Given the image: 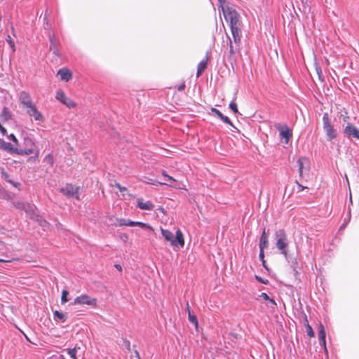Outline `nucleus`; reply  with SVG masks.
Wrapping results in <instances>:
<instances>
[{
    "label": "nucleus",
    "mask_w": 359,
    "mask_h": 359,
    "mask_svg": "<svg viewBox=\"0 0 359 359\" xmlns=\"http://www.w3.org/2000/svg\"><path fill=\"white\" fill-rule=\"evenodd\" d=\"M44 161L47 162L50 165H53V157L51 154H48L44 158Z\"/></svg>",
    "instance_id": "nucleus-34"
},
{
    "label": "nucleus",
    "mask_w": 359,
    "mask_h": 359,
    "mask_svg": "<svg viewBox=\"0 0 359 359\" xmlns=\"http://www.w3.org/2000/svg\"><path fill=\"white\" fill-rule=\"evenodd\" d=\"M126 221H127V219H119V221H118V222H119V223H118V224H119L120 223H126Z\"/></svg>",
    "instance_id": "nucleus-49"
},
{
    "label": "nucleus",
    "mask_w": 359,
    "mask_h": 359,
    "mask_svg": "<svg viewBox=\"0 0 359 359\" xmlns=\"http://www.w3.org/2000/svg\"><path fill=\"white\" fill-rule=\"evenodd\" d=\"M316 70H317V73H318V76H319V78H320V76H321V73H322V72H321V69H320V68H317V69H316Z\"/></svg>",
    "instance_id": "nucleus-47"
},
{
    "label": "nucleus",
    "mask_w": 359,
    "mask_h": 359,
    "mask_svg": "<svg viewBox=\"0 0 359 359\" xmlns=\"http://www.w3.org/2000/svg\"><path fill=\"white\" fill-rule=\"evenodd\" d=\"M184 88H185V84H184V83H182V84H181V85H180V86H178L177 90H178L179 91H182V90H184Z\"/></svg>",
    "instance_id": "nucleus-46"
},
{
    "label": "nucleus",
    "mask_w": 359,
    "mask_h": 359,
    "mask_svg": "<svg viewBox=\"0 0 359 359\" xmlns=\"http://www.w3.org/2000/svg\"><path fill=\"white\" fill-rule=\"evenodd\" d=\"M229 108L233 111L234 114H237L238 112L237 104L234 100L231 101L229 104Z\"/></svg>",
    "instance_id": "nucleus-33"
},
{
    "label": "nucleus",
    "mask_w": 359,
    "mask_h": 359,
    "mask_svg": "<svg viewBox=\"0 0 359 359\" xmlns=\"http://www.w3.org/2000/svg\"><path fill=\"white\" fill-rule=\"evenodd\" d=\"M135 226H137L142 229H150L152 230L151 226H150L149 224L141 222H135Z\"/></svg>",
    "instance_id": "nucleus-29"
},
{
    "label": "nucleus",
    "mask_w": 359,
    "mask_h": 359,
    "mask_svg": "<svg viewBox=\"0 0 359 359\" xmlns=\"http://www.w3.org/2000/svg\"><path fill=\"white\" fill-rule=\"evenodd\" d=\"M15 208L19 210H24L25 212H28L29 209L31 208L29 204H25L24 202L20 201H15L13 202Z\"/></svg>",
    "instance_id": "nucleus-22"
},
{
    "label": "nucleus",
    "mask_w": 359,
    "mask_h": 359,
    "mask_svg": "<svg viewBox=\"0 0 359 359\" xmlns=\"http://www.w3.org/2000/svg\"><path fill=\"white\" fill-rule=\"evenodd\" d=\"M187 311V313H189V311H191L190 310V307H189V303L187 302V308H186Z\"/></svg>",
    "instance_id": "nucleus-50"
},
{
    "label": "nucleus",
    "mask_w": 359,
    "mask_h": 359,
    "mask_svg": "<svg viewBox=\"0 0 359 359\" xmlns=\"http://www.w3.org/2000/svg\"><path fill=\"white\" fill-rule=\"evenodd\" d=\"M259 297H262L263 299L269 302V304L267 305L269 307L273 309H274L276 307L277 304L275 302V300L272 298H270L266 293L262 292Z\"/></svg>",
    "instance_id": "nucleus-20"
},
{
    "label": "nucleus",
    "mask_w": 359,
    "mask_h": 359,
    "mask_svg": "<svg viewBox=\"0 0 359 359\" xmlns=\"http://www.w3.org/2000/svg\"><path fill=\"white\" fill-rule=\"evenodd\" d=\"M116 187L119 189L120 191H123L126 189L125 187H121V184L118 183L116 184Z\"/></svg>",
    "instance_id": "nucleus-45"
},
{
    "label": "nucleus",
    "mask_w": 359,
    "mask_h": 359,
    "mask_svg": "<svg viewBox=\"0 0 359 359\" xmlns=\"http://www.w3.org/2000/svg\"><path fill=\"white\" fill-rule=\"evenodd\" d=\"M297 259H294V261L292 262V267L293 268V271L295 273H297Z\"/></svg>",
    "instance_id": "nucleus-42"
},
{
    "label": "nucleus",
    "mask_w": 359,
    "mask_h": 359,
    "mask_svg": "<svg viewBox=\"0 0 359 359\" xmlns=\"http://www.w3.org/2000/svg\"><path fill=\"white\" fill-rule=\"evenodd\" d=\"M305 321H306V333L310 337H313L315 336V333L311 327V326L309 325V321L307 320V317L305 316Z\"/></svg>",
    "instance_id": "nucleus-27"
},
{
    "label": "nucleus",
    "mask_w": 359,
    "mask_h": 359,
    "mask_svg": "<svg viewBox=\"0 0 359 359\" xmlns=\"http://www.w3.org/2000/svg\"><path fill=\"white\" fill-rule=\"evenodd\" d=\"M53 318L57 322L65 323L67 319V313L55 311L53 312Z\"/></svg>",
    "instance_id": "nucleus-17"
},
{
    "label": "nucleus",
    "mask_w": 359,
    "mask_h": 359,
    "mask_svg": "<svg viewBox=\"0 0 359 359\" xmlns=\"http://www.w3.org/2000/svg\"><path fill=\"white\" fill-rule=\"evenodd\" d=\"M274 126L278 130L280 139L285 144H288L292 137V130L285 123H277Z\"/></svg>",
    "instance_id": "nucleus-6"
},
{
    "label": "nucleus",
    "mask_w": 359,
    "mask_h": 359,
    "mask_svg": "<svg viewBox=\"0 0 359 359\" xmlns=\"http://www.w3.org/2000/svg\"><path fill=\"white\" fill-rule=\"evenodd\" d=\"M305 163H308V160L306 158H300L297 161V164H298V166H299V175L300 176L302 175L303 169H304V165Z\"/></svg>",
    "instance_id": "nucleus-26"
},
{
    "label": "nucleus",
    "mask_w": 359,
    "mask_h": 359,
    "mask_svg": "<svg viewBox=\"0 0 359 359\" xmlns=\"http://www.w3.org/2000/svg\"><path fill=\"white\" fill-rule=\"evenodd\" d=\"M259 260L262 262V266H263L266 269H268V268H267V266H266V261H265V259H264V251H260V250H259Z\"/></svg>",
    "instance_id": "nucleus-32"
},
{
    "label": "nucleus",
    "mask_w": 359,
    "mask_h": 359,
    "mask_svg": "<svg viewBox=\"0 0 359 359\" xmlns=\"http://www.w3.org/2000/svg\"><path fill=\"white\" fill-rule=\"evenodd\" d=\"M11 183H12L13 184V186L16 187V184H14L13 182H10Z\"/></svg>",
    "instance_id": "nucleus-54"
},
{
    "label": "nucleus",
    "mask_w": 359,
    "mask_h": 359,
    "mask_svg": "<svg viewBox=\"0 0 359 359\" xmlns=\"http://www.w3.org/2000/svg\"><path fill=\"white\" fill-rule=\"evenodd\" d=\"M162 175L166 179L167 181H169L170 182H175V180L173 179L171 176L168 175L164 170H163Z\"/></svg>",
    "instance_id": "nucleus-37"
},
{
    "label": "nucleus",
    "mask_w": 359,
    "mask_h": 359,
    "mask_svg": "<svg viewBox=\"0 0 359 359\" xmlns=\"http://www.w3.org/2000/svg\"><path fill=\"white\" fill-rule=\"evenodd\" d=\"M162 175L166 179L167 181H169L170 182H175V180L173 179L171 176L168 175L164 170H163Z\"/></svg>",
    "instance_id": "nucleus-38"
},
{
    "label": "nucleus",
    "mask_w": 359,
    "mask_h": 359,
    "mask_svg": "<svg viewBox=\"0 0 359 359\" xmlns=\"http://www.w3.org/2000/svg\"><path fill=\"white\" fill-rule=\"evenodd\" d=\"M211 111L212 114H214L215 115H216L219 118H220L222 117V116L223 115L220 111H219L218 109H217L216 108H212L211 109Z\"/></svg>",
    "instance_id": "nucleus-39"
},
{
    "label": "nucleus",
    "mask_w": 359,
    "mask_h": 359,
    "mask_svg": "<svg viewBox=\"0 0 359 359\" xmlns=\"http://www.w3.org/2000/svg\"><path fill=\"white\" fill-rule=\"evenodd\" d=\"M325 336H326V334H325L324 326L322 324H320V327H319V341H320V344L323 345V346L326 349V346H325Z\"/></svg>",
    "instance_id": "nucleus-25"
},
{
    "label": "nucleus",
    "mask_w": 359,
    "mask_h": 359,
    "mask_svg": "<svg viewBox=\"0 0 359 359\" xmlns=\"http://www.w3.org/2000/svg\"><path fill=\"white\" fill-rule=\"evenodd\" d=\"M188 318L192 324H194L196 327H198V319L191 311H189Z\"/></svg>",
    "instance_id": "nucleus-28"
},
{
    "label": "nucleus",
    "mask_w": 359,
    "mask_h": 359,
    "mask_svg": "<svg viewBox=\"0 0 359 359\" xmlns=\"http://www.w3.org/2000/svg\"><path fill=\"white\" fill-rule=\"evenodd\" d=\"M50 49L53 52L55 55H60L58 49V42L55 40L53 36H50Z\"/></svg>",
    "instance_id": "nucleus-18"
},
{
    "label": "nucleus",
    "mask_w": 359,
    "mask_h": 359,
    "mask_svg": "<svg viewBox=\"0 0 359 359\" xmlns=\"http://www.w3.org/2000/svg\"><path fill=\"white\" fill-rule=\"evenodd\" d=\"M12 118V114L9 109L4 107L1 111V113L0 114V118L2 121H7Z\"/></svg>",
    "instance_id": "nucleus-21"
},
{
    "label": "nucleus",
    "mask_w": 359,
    "mask_h": 359,
    "mask_svg": "<svg viewBox=\"0 0 359 359\" xmlns=\"http://www.w3.org/2000/svg\"><path fill=\"white\" fill-rule=\"evenodd\" d=\"M67 352L68 353V355L73 359H76V348H67Z\"/></svg>",
    "instance_id": "nucleus-30"
},
{
    "label": "nucleus",
    "mask_w": 359,
    "mask_h": 359,
    "mask_svg": "<svg viewBox=\"0 0 359 359\" xmlns=\"http://www.w3.org/2000/svg\"><path fill=\"white\" fill-rule=\"evenodd\" d=\"M73 304L75 305L86 304L92 307H96L97 299L95 298L90 297L87 294H81L74 299Z\"/></svg>",
    "instance_id": "nucleus-7"
},
{
    "label": "nucleus",
    "mask_w": 359,
    "mask_h": 359,
    "mask_svg": "<svg viewBox=\"0 0 359 359\" xmlns=\"http://www.w3.org/2000/svg\"><path fill=\"white\" fill-rule=\"evenodd\" d=\"M344 133L348 137L359 140V130L351 123H348L344 128Z\"/></svg>",
    "instance_id": "nucleus-12"
},
{
    "label": "nucleus",
    "mask_w": 359,
    "mask_h": 359,
    "mask_svg": "<svg viewBox=\"0 0 359 359\" xmlns=\"http://www.w3.org/2000/svg\"><path fill=\"white\" fill-rule=\"evenodd\" d=\"M19 100L24 107L28 109L34 104L32 101L31 95L26 91H21L19 95Z\"/></svg>",
    "instance_id": "nucleus-10"
},
{
    "label": "nucleus",
    "mask_w": 359,
    "mask_h": 359,
    "mask_svg": "<svg viewBox=\"0 0 359 359\" xmlns=\"http://www.w3.org/2000/svg\"><path fill=\"white\" fill-rule=\"evenodd\" d=\"M137 206L144 210H151L154 208V204L151 201H144L142 198H137Z\"/></svg>",
    "instance_id": "nucleus-14"
},
{
    "label": "nucleus",
    "mask_w": 359,
    "mask_h": 359,
    "mask_svg": "<svg viewBox=\"0 0 359 359\" xmlns=\"http://www.w3.org/2000/svg\"><path fill=\"white\" fill-rule=\"evenodd\" d=\"M162 175L166 179L167 181H169L170 182H175V180L173 179L171 176L168 175L164 170H163Z\"/></svg>",
    "instance_id": "nucleus-36"
},
{
    "label": "nucleus",
    "mask_w": 359,
    "mask_h": 359,
    "mask_svg": "<svg viewBox=\"0 0 359 359\" xmlns=\"http://www.w3.org/2000/svg\"><path fill=\"white\" fill-rule=\"evenodd\" d=\"M79 187H74L73 185L67 184L60 189V192L68 197H74L79 199Z\"/></svg>",
    "instance_id": "nucleus-8"
},
{
    "label": "nucleus",
    "mask_w": 359,
    "mask_h": 359,
    "mask_svg": "<svg viewBox=\"0 0 359 359\" xmlns=\"http://www.w3.org/2000/svg\"><path fill=\"white\" fill-rule=\"evenodd\" d=\"M231 31V34L233 36V41L234 42L235 45H233L232 39L228 36V44L229 46V55L231 57L237 51L239 50V46L241 41L242 37V32L241 26L240 27H230Z\"/></svg>",
    "instance_id": "nucleus-1"
},
{
    "label": "nucleus",
    "mask_w": 359,
    "mask_h": 359,
    "mask_svg": "<svg viewBox=\"0 0 359 359\" xmlns=\"http://www.w3.org/2000/svg\"><path fill=\"white\" fill-rule=\"evenodd\" d=\"M0 262H3V260L0 259Z\"/></svg>",
    "instance_id": "nucleus-55"
},
{
    "label": "nucleus",
    "mask_w": 359,
    "mask_h": 359,
    "mask_svg": "<svg viewBox=\"0 0 359 359\" xmlns=\"http://www.w3.org/2000/svg\"><path fill=\"white\" fill-rule=\"evenodd\" d=\"M259 250L264 251L269 247V233L266 232L265 228L263 229L259 243Z\"/></svg>",
    "instance_id": "nucleus-13"
},
{
    "label": "nucleus",
    "mask_w": 359,
    "mask_h": 359,
    "mask_svg": "<svg viewBox=\"0 0 359 359\" xmlns=\"http://www.w3.org/2000/svg\"><path fill=\"white\" fill-rule=\"evenodd\" d=\"M162 184H168L170 187H172L173 185L172 184H166V183H161Z\"/></svg>",
    "instance_id": "nucleus-52"
},
{
    "label": "nucleus",
    "mask_w": 359,
    "mask_h": 359,
    "mask_svg": "<svg viewBox=\"0 0 359 359\" xmlns=\"http://www.w3.org/2000/svg\"><path fill=\"white\" fill-rule=\"evenodd\" d=\"M69 294V292L66 290H64L62 292V297H61V303L65 304L68 302L67 295Z\"/></svg>",
    "instance_id": "nucleus-31"
},
{
    "label": "nucleus",
    "mask_w": 359,
    "mask_h": 359,
    "mask_svg": "<svg viewBox=\"0 0 359 359\" xmlns=\"http://www.w3.org/2000/svg\"><path fill=\"white\" fill-rule=\"evenodd\" d=\"M323 130L326 133L327 140H332L337 137V130L332 126L327 113H325L323 116Z\"/></svg>",
    "instance_id": "nucleus-5"
},
{
    "label": "nucleus",
    "mask_w": 359,
    "mask_h": 359,
    "mask_svg": "<svg viewBox=\"0 0 359 359\" xmlns=\"http://www.w3.org/2000/svg\"><path fill=\"white\" fill-rule=\"evenodd\" d=\"M222 11L224 18L230 22V27L241 26L240 15L234 8L227 6L226 8H222Z\"/></svg>",
    "instance_id": "nucleus-3"
},
{
    "label": "nucleus",
    "mask_w": 359,
    "mask_h": 359,
    "mask_svg": "<svg viewBox=\"0 0 359 359\" xmlns=\"http://www.w3.org/2000/svg\"><path fill=\"white\" fill-rule=\"evenodd\" d=\"M208 57L205 59L201 60L198 65L196 77H199L203 72L206 69L208 65Z\"/></svg>",
    "instance_id": "nucleus-19"
},
{
    "label": "nucleus",
    "mask_w": 359,
    "mask_h": 359,
    "mask_svg": "<svg viewBox=\"0 0 359 359\" xmlns=\"http://www.w3.org/2000/svg\"><path fill=\"white\" fill-rule=\"evenodd\" d=\"M161 233L167 241L170 242L171 245L174 244V235L171 231L161 229Z\"/></svg>",
    "instance_id": "nucleus-23"
},
{
    "label": "nucleus",
    "mask_w": 359,
    "mask_h": 359,
    "mask_svg": "<svg viewBox=\"0 0 359 359\" xmlns=\"http://www.w3.org/2000/svg\"><path fill=\"white\" fill-rule=\"evenodd\" d=\"M120 238L123 241V242H127L128 239V237L127 236V234L126 233H122L121 235H120Z\"/></svg>",
    "instance_id": "nucleus-44"
},
{
    "label": "nucleus",
    "mask_w": 359,
    "mask_h": 359,
    "mask_svg": "<svg viewBox=\"0 0 359 359\" xmlns=\"http://www.w3.org/2000/svg\"><path fill=\"white\" fill-rule=\"evenodd\" d=\"M46 224H47V222L46 221H43L41 223V225L43 226H46Z\"/></svg>",
    "instance_id": "nucleus-51"
},
{
    "label": "nucleus",
    "mask_w": 359,
    "mask_h": 359,
    "mask_svg": "<svg viewBox=\"0 0 359 359\" xmlns=\"http://www.w3.org/2000/svg\"><path fill=\"white\" fill-rule=\"evenodd\" d=\"M115 267H116L118 271H120L122 270V267H121V265H119V264H116V265H115Z\"/></svg>",
    "instance_id": "nucleus-48"
},
{
    "label": "nucleus",
    "mask_w": 359,
    "mask_h": 359,
    "mask_svg": "<svg viewBox=\"0 0 359 359\" xmlns=\"http://www.w3.org/2000/svg\"><path fill=\"white\" fill-rule=\"evenodd\" d=\"M135 355L139 357V353L137 351H135Z\"/></svg>",
    "instance_id": "nucleus-53"
},
{
    "label": "nucleus",
    "mask_w": 359,
    "mask_h": 359,
    "mask_svg": "<svg viewBox=\"0 0 359 359\" xmlns=\"http://www.w3.org/2000/svg\"><path fill=\"white\" fill-rule=\"evenodd\" d=\"M55 97L69 109L76 107V103L72 100L67 97L62 90L57 91Z\"/></svg>",
    "instance_id": "nucleus-9"
},
{
    "label": "nucleus",
    "mask_w": 359,
    "mask_h": 359,
    "mask_svg": "<svg viewBox=\"0 0 359 359\" xmlns=\"http://www.w3.org/2000/svg\"><path fill=\"white\" fill-rule=\"evenodd\" d=\"M27 113L32 117L34 118L35 121H43L44 118L42 114L37 109L36 106L33 104L32 107H29L27 110Z\"/></svg>",
    "instance_id": "nucleus-11"
},
{
    "label": "nucleus",
    "mask_w": 359,
    "mask_h": 359,
    "mask_svg": "<svg viewBox=\"0 0 359 359\" xmlns=\"http://www.w3.org/2000/svg\"><path fill=\"white\" fill-rule=\"evenodd\" d=\"M275 238L276 239V248L280 250V253L283 255L285 258H287L288 252L287 248L289 241L287 234L284 229H279L275 232Z\"/></svg>",
    "instance_id": "nucleus-2"
},
{
    "label": "nucleus",
    "mask_w": 359,
    "mask_h": 359,
    "mask_svg": "<svg viewBox=\"0 0 359 359\" xmlns=\"http://www.w3.org/2000/svg\"><path fill=\"white\" fill-rule=\"evenodd\" d=\"M8 138L12 140L13 142H15L16 144H18V141L16 138V137L13 135V134H11L9 136H8Z\"/></svg>",
    "instance_id": "nucleus-43"
},
{
    "label": "nucleus",
    "mask_w": 359,
    "mask_h": 359,
    "mask_svg": "<svg viewBox=\"0 0 359 359\" xmlns=\"http://www.w3.org/2000/svg\"><path fill=\"white\" fill-rule=\"evenodd\" d=\"M120 226H135V222L127 219L126 223H120Z\"/></svg>",
    "instance_id": "nucleus-40"
},
{
    "label": "nucleus",
    "mask_w": 359,
    "mask_h": 359,
    "mask_svg": "<svg viewBox=\"0 0 359 359\" xmlns=\"http://www.w3.org/2000/svg\"><path fill=\"white\" fill-rule=\"evenodd\" d=\"M220 119L225 123L226 124H229L231 126H233L232 122L231 121V120L229 119V117L224 116V115H222V117L220 118Z\"/></svg>",
    "instance_id": "nucleus-35"
},
{
    "label": "nucleus",
    "mask_w": 359,
    "mask_h": 359,
    "mask_svg": "<svg viewBox=\"0 0 359 359\" xmlns=\"http://www.w3.org/2000/svg\"><path fill=\"white\" fill-rule=\"evenodd\" d=\"M0 148L11 153H15V148H13L11 143L6 142L4 140H0Z\"/></svg>",
    "instance_id": "nucleus-24"
},
{
    "label": "nucleus",
    "mask_w": 359,
    "mask_h": 359,
    "mask_svg": "<svg viewBox=\"0 0 359 359\" xmlns=\"http://www.w3.org/2000/svg\"><path fill=\"white\" fill-rule=\"evenodd\" d=\"M177 245L181 247L184 245V236L180 229L176 231V236L175 238L174 237V244H172V246H177Z\"/></svg>",
    "instance_id": "nucleus-16"
},
{
    "label": "nucleus",
    "mask_w": 359,
    "mask_h": 359,
    "mask_svg": "<svg viewBox=\"0 0 359 359\" xmlns=\"http://www.w3.org/2000/svg\"><path fill=\"white\" fill-rule=\"evenodd\" d=\"M57 75L60 76V79L65 81H69L72 79V72L67 68L60 69Z\"/></svg>",
    "instance_id": "nucleus-15"
},
{
    "label": "nucleus",
    "mask_w": 359,
    "mask_h": 359,
    "mask_svg": "<svg viewBox=\"0 0 359 359\" xmlns=\"http://www.w3.org/2000/svg\"><path fill=\"white\" fill-rule=\"evenodd\" d=\"M15 151L20 155H29L35 153L37 156L39 151L36 150V146L30 137L24 138V148H15Z\"/></svg>",
    "instance_id": "nucleus-4"
},
{
    "label": "nucleus",
    "mask_w": 359,
    "mask_h": 359,
    "mask_svg": "<svg viewBox=\"0 0 359 359\" xmlns=\"http://www.w3.org/2000/svg\"><path fill=\"white\" fill-rule=\"evenodd\" d=\"M255 278H256L257 280H258L259 282H260V283H262L263 284H268L269 283V280H268L264 279V278H262L260 276H255Z\"/></svg>",
    "instance_id": "nucleus-41"
}]
</instances>
